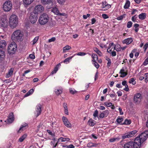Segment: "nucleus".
<instances>
[{
  "label": "nucleus",
  "instance_id": "7ed1b4c3",
  "mask_svg": "<svg viewBox=\"0 0 148 148\" xmlns=\"http://www.w3.org/2000/svg\"><path fill=\"white\" fill-rule=\"evenodd\" d=\"M49 20V17L47 14L43 13L41 14L39 17L38 22L41 25L46 24Z\"/></svg>",
  "mask_w": 148,
  "mask_h": 148
},
{
  "label": "nucleus",
  "instance_id": "052dcab7",
  "mask_svg": "<svg viewBox=\"0 0 148 148\" xmlns=\"http://www.w3.org/2000/svg\"><path fill=\"white\" fill-rule=\"evenodd\" d=\"M104 104L108 107H110L112 106V103L111 102L108 103L107 102H105Z\"/></svg>",
  "mask_w": 148,
  "mask_h": 148
},
{
  "label": "nucleus",
  "instance_id": "f3484780",
  "mask_svg": "<svg viewBox=\"0 0 148 148\" xmlns=\"http://www.w3.org/2000/svg\"><path fill=\"white\" fill-rule=\"evenodd\" d=\"M133 41V39L132 38H130L124 40L123 41V44H125L128 45L131 44Z\"/></svg>",
  "mask_w": 148,
  "mask_h": 148
},
{
  "label": "nucleus",
  "instance_id": "f03ea898",
  "mask_svg": "<svg viewBox=\"0 0 148 148\" xmlns=\"http://www.w3.org/2000/svg\"><path fill=\"white\" fill-rule=\"evenodd\" d=\"M10 27L12 28H15L18 25V20L17 16L15 14H12L9 18Z\"/></svg>",
  "mask_w": 148,
  "mask_h": 148
},
{
  "label": "nucleus",
  "instance_id": "864d4df0",
  "mask_svg": "<svg viewBox=\"0 0 148 148\" xmlns=\"http://www.w3.org/2000/svg\"><path fill=\"white\" fill-rule=\"evenodd\" d=\"M105 116V117H107L109 113V112L108 110H106L102 112Z\"/></svg>",
  "mask_w": 148,
  "mask_h": 148
},
{
  "label": "nucleus",
  "instance_id": "5701e85b",
  "mask_svg": "<svg viewBox=\"0 0 148 148\" xmlns=\"http://www.w3.org/2000/svg\"><path fill=\"white\" fill-rule=\"evenodd\" d=\"M61 64L60 63L58 64L54 68L53 70L51 72V74L52 75L56 73L58 71L59 68Z\"/></svg>",
  "mask_w": 148,
  "mask_h": 148
},
{
  "label": "nucleus",
  "instance_id": "c03bdc74",
  "mask_svg": "<svg viewBox=\"0 0 148 148\" xmlns=\"http://www.w3.org/2000/svg\"><path fill=\"white\" fill-rule=\"evenodd\" d=\"M97 145L94 144L92 143H90L87 144V146L88 147H96Z\"/></svg>",
  "mask_w": 148,
  "mask_h": 148
},
{
  "label": "nucleus",
  "instance_id": "c9c22d12",
  "mask_svg": "<svg viewBox=\"0 0 148 148\" xmlns=\"http://www.w3.org/2000/svg\"><path fill=\"white\" fill-rule=\"evenodd\" d=\"M55 92L56 95H59L62 93V88L55 89Z\"/></svg>",
  "mask_w": 148,
  "mask_h": 148
},
{
  "label": "nucleus",
  "instance_id": "423d86ee",
  "mask_svg": "<svg viewBox=\"0 0 148 148\" xmlns=\"http://www.w3.org/2000/svg\"><path fill=\"white\" fill-rule=\"evenodd\" d=\"M148 135V131H146L142 133L140 136L137 137L140 141L143 143L147 139Z\"/></svg>",
  "mask_w": 148,
  "mask_h": 148
},
{
  "label": "nucleus",
  "instance_id": "49530a36",
  "mask_svg": "<svg viewBox=\"0 0 148 148\" xmlns=\"http://www.w3.org/2000/svg\"><path fill=\"white\" fill-rule=\"evenodd\" d=\"M98 112L97 110H95L93 114V116H94V118L95 119H96V117L98 116Z\"/></svg>",
  "mask_w": 148,
  "mask_h": 148
},
{
  "label": "nucleus",
  "instance_id": "20e7f679",
  "mask_svg": "<svg viewBox=\"0 0 148 148\" xmlns=\"http://www.w3.org/2000/svg\"><path fill=\"white\" fill-rule=\"evenodd\" d=\"M12 6V2L10 0H6L3 4V9L5 12H9L11 10Z\"/></svg>",
  "mask_w": 148,
  "mask_h": 148
},
{
  "label": "nucleus",
  "instance_id": "e2e57ef3",
  "mask_svg": "<svg viewBox=\"0 0 148 148\" xmlns=\"http://www.w3.org/2000/svg\"><path fill=\"white\" fill-rule=\"evenodd\" d=\"M125 17L124 15H122L120 16H119L117 18V19L118 20H121L123 19Z\"/></svg>",
  "mask_w": 148,
  "mask_h": 148
},
{
  "label": "nucleus",
  "instance_id": "ea45409f",
  "mask_svg": "<svg viewBox=\"0 0 148 148\" xmlns=\"http://www.w3.org/2000/svg\"><path fill=\"white\" fill-rule=\"evenodd\" d=\"M74 55L71 57H69L66 59L64 61V62L66 64H68L70 60L74 57Z\"/></svg>",
  "mask_w": 148,
  "mask_h": 148
},
{
  "label": "nucleus",
  "instance_id": "3c124183",
  "mask_svg": "<svg viewBox=\"0 0 148 148\" xmlns=\"http://www.w3.org/2000/svg\"><path fill=\"white\" fill-rule=\"evenodd\" d=\"M38 38L39 37L38 36L34 38L33 41V45H34L37 42L38 40Z\"/></svg>",
  "mask_w": 148,
  "mask_h": 148
},
{
  "label": "nucleus",
  "instance_id": "2eb2a0df",
  "mask_svg": "<svg viewBox=\"0 0 148 148\" xmlns=\"http://www.w3.org/2000/svg\"><path fill=\"white\" fill-rule=\"evenodd\" d=\"M14 120V114L13 113H10L7 119L8 123H12Z\"/></svg>",
  "mask_w": 148,
  "mask_h": 148
},
{
  "label": "nucleus",
  "instance_id": "e433bc0d",
  "mask_svg": "<svg viewBox=\"0 0 148 148\" xmlns=\"http://www.w3.org/2000/svg\"><path fill=\"white\" fill-rule=\"evenodd\" d=\"M27 136V135L26 134H23L22 136L19 138L18 140V142H21L23 141L26 138Z\"/></svg>",
  "mask_w": 148,
  "mask_h": 148
},
{
  "label": "nucleus",
  "instance_id": "9d476101",
  "mask_svg": "<svg viewBox=\"0 0 148 148\" xmlns=\"http://www.w3.org/2000/svg\"><path fill=\"white\" fill-rule=\"evenodd\" d=\"M138 138H136L134 140V142H133V148H140V147L142 143L139 140Z\"/></svg>",
  "mask_w": 148,
  "mask_h": 148
},
{
  "label": "nucleus",
  "instance_id": "58836bf2",
  "mask_svg": "<svg viewBox=\"0 0 148 148\" xmlns=\"http://www.w3.org/2000/svg\"><path fill=\"white\" fill-rule=\"evenodd\" d=\"M92 57L93 59L92 61H95L98 60V57L97 55L95 53H92L91 56Z\"/></svg>",
  "mask_w": 148,
  "mask_h": 148
},
{
  "label": "nucleus",
  "instance_id": "4d7b16f0",
  "mask_svg": "<svg viewBox=\"0 0 148 148\" xmlns=\"http://www.w3.org/2000/svg\"><path fill=\"white\" fill-rule=\"evenodd\" d=\"M144 78L145 82H147L148 81V73H145L144 74Z\"/></svg>",
  "mask_w": 148,
  "mask_h": 148
},
{
  "label": "nucleus",
  "instance_id": "f257e3e1",
  "mask_svg": "<svg viewBox=\"0 0 148 148\" xmlns=\"http://www.w3.org/2000/svg\"><path fill=\"white\" fill-rule=\"evenodd\" d=\"M24 39V35L20 30H17L14 31L11 36V39L16 42H20L22 41Z\"/></svg>",
  "mask_w": 148,
  "mask_h": 148
},
{
  "label": "nucleus",
  "instance_id": "603ef678",
  "mask_svg": "<svg viewBox=\"0 0 148 148\" xmlns=\"http://www.w3.org/2000/svg\"><path fill=\"white\" fill-rule=\"evenodd\" d=\"M136 51V50L135 49L133 50L131 53L130 54V58H132L134 56V53Z\"/></svg>",
  "mask_w": 148,
  "mask_h": 148
},
{
  "label": "nucleus",
  "instance_id": "6e6d98bb",
  "mask_svg": "<svg viewBox=\"0 0 148 148\" xmlns=\"http://www.w3.org/2000/svg\"><path fill=\"white\" fill-rule=\"evenodd\" d=\"M93 62H92V64L94 65L95 67L97 68L98 69L99 67V64L97 63L96 61H92Z\"/></svg>",
  "mask_w": 148,
  "mask_h": 148
},
{
  "label": "nucleus",
  "instance_id": "c756f323",
  "mask_svg": "<svg viewBox=\"0 0 148 148\" xmlns=\"http://www.w3.org/2000/svg\"><path fill=\"white\" fill-rule=\"evenodd\" d=\"M95 121L92 119L89 120L88 122V124L90 126H93L95 123Z\"/></svg>",
  "mask_w": 148,
  "mask_h": 148
},
{
  "label": "nucleus",
  "instance_id": "6ab92c4d",
  "mask_svg": "<svg viewBox=\"0 0 148 148\" xmlns=\"http://www.w3.org/2000/svg\"><path fill=\"white\" fill-rule=\"evenodd\" d=\"M133 142L130 141L126 143L124 145V148H133Z\"/></svg>",
  "mask_w": 148,
  "mask_h": 148
},
{
  "label": "nucleus",
  "instance_id": "b1692460",
  "mask_svg": "<svg viewBox=\"0 0 148 148\" xmlns=\"http://www.w3.org/2000/svg\"><path fill=\"white\" fill-rule=\"evenodd\" d=\"M137 132V131L136 130L132 131L130 132H127L129 138H130L134 136L136 133Z\"/></svg>",
  "mask_w": 148,
  "mask_h": 148
},
{
  "label": "nucleus",
  "instance_id": "69168bd1",
  "mask_svg": "<svg viewBox=\"0 0 148 148\" xmlns=\"http://www.w3.org/2000/svg\"><path fill=\"white\" fill-rule=\"evenodd\" d=\"M47 132L50 135H51L53 136H54V133L53 132H52L50 131V130H47Z\"/></svg>",
  "mask_w": 148,
  "mask_h": 148
},
{
  "label": "nucleus",
  "instance_id": "8fccbe9b",
  "mask_svg": "<svg viewBox=\"0 0 148 148\" xmlns=\"http://www.w3.org/2000/svg\"><path fill=\"white\" fill-rule=\"evenodd\" d=\"M131 123V121L130 120L125 119L123 124H130Z\"/></svg>",
  "mask_w": 148,
  "mask_h": 148
},
{
  "label": "nucleus",
  "instance_id": "4be33fe9",
  "mask_svg": "<svg viewBox=\"0 0 148 148\" xmlns=\"http://www.w3.org/2000/svg\"><path fill=\"white\" fill-rule=\"evenodd\" d=\"M23 4L25 5H28L30 4L34 0H23Z\"/></svg>",
  "mask_w": 148,
  "mask_h": 148
},
{
  "label": "nucleus",
  "instance_id": "72a5a7b5",
  "mask_svg": "<svg viewBox=\"0 0 148 148\" xmlns=\"http://www.w3.org/2000/svg\"><path fill=\"white\" fill-rule=\"evenodd\" d=\"M34 92V90L31 89L24 95V97H27L32 95Z\"/></svg>",
  "mask_w": 148,
  "mask_h": 148
},
{
  "label": "nucleus",
  "instance_id": "2f4dec72",
  "mask_svg": "<svg viewBox=\"0 0 148 148\" xmlns=\"http://www.w3.org/2000/svg\"><path fill=\"white\" fill-rule=\"evenodd\" d=\"M71 49V47L69 45H66L65 47H63V52L64 53H66L67 51Z\"/></svg>",
  "mask_w": 148,
  "mask_h": 148
},
{
  "label": "nucleus",
  "instance_id": "4c0bfd02",
  "mask_svg": "<svg viewBox=\"0 0 148 148\" xmlns=\"http://www.w3.org/2000/svg\"><path fill=\"white\" fill-rule=\"evenodd\" d=\"M4 52L3 51H0V60H2L5 57Z\"/></svg>",
  "mask_w": 148,
  "mask_h": 148
},
{
  "label": "nucleus",
  "instance_id": "774afa93",
  "mask_svg": "<svg viewBox=\"0 0 148 148\" xmlns=\"http://www.w3.org/2000/svg\"><path fill=\"white\" fill-rule=\"evenodd\" d=\"M138 10H136V9H133L132 10V14L134 15L136 14V12H138Z\"/></svg>",
  "mask_w": 148,
  "mask_h": 148
},
{
  "label": "nucleus",
  "instance_id": "6e6552de",
  "mask_svg": "<svg viewBox=\"0 0 148 148\" xmlns=\"http://www.w3.org/2000/svg\"><path fill=\"white\" fill-rule=\"evenodd\" d=\"M34 11L37 14H39L43 12L44 10V8L41 5H38L34 8Z\"/></svg>",
  "mask_w": 148,
  "mask_h": 148
},
{
  "label": "nucleus",
  "instance_id": "bf43d9fd",
  "mask_svg": "<svg viewBox=\"0 0 148 148\" xmlns=\"http://www.w3.org/2000/svg\"><path fill=\"white\" fill-rule=\"evenodd\" d=\"M27 125V123H26V124H25L24 125H22L21 126L20 128H19V130H18V132H20V131L21 130H22L23 128V127H26V126Z\"/></svg>",
  "mask_w": 148,
  "mask_h": 148
},
{
  "label": "nucleus",
  "instance_id": "a19ab883",
  "mask_svg": "<svg viewBox=\"0 0 148 148\" xmlns=\"http://www.w3.org/2000/svg\"><path fill=\"white\" fill-rule=\"evenodd\" d=\"M120 139V138L119 137H118L116 138H111L109 140V141L110 142H113L115 141H118Z\"/></svg>",
  "mask_w": 148,
  "mask_h": 148
},
{
  "label": "nucleus",
  "instance_id": "09e8293b",
  "mask_svg": "<svg viewBox=\"0 0 148 148\" xmlns=\"http://www.w3.org/2000/svg\"><path fill=\"white\" fill-rule=\"evenodd\" d=\"M129 83L132 84L133 85H134L136 84V82L135 81L134 79L132 78L130 79L129 81Z\"/></svg>",
  "mask_w": 148,
  "mask_h": 148
},
{
  "label": "nucleus",
  "instance_id": "bb28decb",
  "mask_svg": "<svg viewBox=\"0 0 148 148\" xmlns=\"http://www.w3.org/2000/svg\"><path fill=\"white\" fill-rule=\"evenodd\" d=\"M146 17V14L145 13H142L138 16L139 18L141 20H144Z\"/></svg>",
  "mask_w": 148,
  "mask_h": 148
},
{
  "label": "nucleus",
  "instance_id": "473e14b6",
  "mask_svg": "<svg viewBox=\"0 0 148 148\" xmlns=\"http://www.w3.org/2000/svg\"><path fill=\"white\" fill-rule=\"evenodd\" d=\"M130 2L129 1L126 0L125 4L124 6V8L125 9H127L130 6Z\"/></svg>",
  "mask_w": 148,
  "mask_h": 148
},
{
  "label": "nucleus",
  "instance_id": "393cba45",
  "mask_svg": "<svg viewBox=\"0 0 148 148\" xmlns=\"http://www.w3.org/2000/svg\"><path fill=\"white\" fill-rule=\"evenodd\" d=\"M114 44L113 43H112L109 44L108 48L107 50V51L108 53H110V52H111V51H112V48L114 46Z\"/></svg>",
  "mask_w": 148,
  "mask_h": 148
},
{
  "label": "nucleus",
  "instance_id": "4468645a",
  "mask_svg": "<svg viewBox=\"0 0 148 148\" xmlns=\"http://www.w3.org/2000/svg\"><path fill=\"white\" fill-rule=\"evenodd\" d=\"M111 5L107 3L105 1L103 2L101 8L103 9V10H106L111 8Z\"/></svg>",
  "mask_w": 148,
  "mask_h": 148
},
{
  "label": "nucleus",
  "instance_id": "7c9ffc66",
  "mask_svg": "<svg viewBox=\"0 0 148 148\" xmlns=\"http://www.w3.org/2000/svg\"><path fill=\"white\" fill-rule=\"evenodd\" d=\"M94 51L96 52L99 56H102V53L101 51H100L96 47H94L93 49Z\"/></svg>",
  "mask_w": 148,
  "mask_h": 148
},
{
  "label": "nucleus",
  "instance_id": "f704fd0d",
  "mask_svg": "<svg viewBox=\"0 0 148 148\" xmlns=\"http://www.w3.org/2000/svg\"><path fill=\"white\" fill-rule=\"evenodd\" d=\"M52 11L57 15H58L59 13L58 9L56 7H54L53 8Z\"/></svg>",
  "mask_w": 148,
  "mask_h": 148
},
{
  "label": "nucleus",
  "instance_id": "79ce46f5",
  "mask_svg": "<svg viewBox=\"0 0 148 148\" xmlns=\"http://www.w3.org/2000/svg\"><path fill=\"white\" fill-rule=\"evenodd\" d=\"M123 120V119L122 117H118L116 120V121L119 124H120Z\"/></svg>",
  "mask_w": 148,
  "mask_h": 148
},
{
  "label": "nucleus",
  "instance_id": "a211bd4d",
  "mask_svg": "<svg viewBox=\"0 0 148 148\" xmlns=\"http://www.w3.org/2000/svg\"><path fill=\"white\" fill-rule=\"evenodd\" d=\"M14 69L13 68H11L8 70V73L6 74L5 77L6 78H9L13 74Z\"/></svg>",
  "mask_w": 148,
  "mask_h": 148
},
{
  "label": "nucleus",
  "instance_id": "cd10ccee",
  "mask_svg": "<svg viewBox=\"0 0 148 148\" xmlns=\"http://www.w3.org/2000/svg\"><path fill=\"white\" fill-rule=\"evenodd\" d=\"M120 73L121 74V77H124L127 75V73L123 69H122L121 70Z\"/></svg>",
  "mask_w": 148,
  "mask_h": 148
},
{
  "label": "nucleus",
  "instance_id": "a878e982",
  "mask_svg": "<svg viewBox=\"0 0 148 148\" xmlns=\"http://www.w3.org/2000/svg\"><path fill=\"white\" fill-rule=\"evenodd\" d=\"M121 47L120 45L117 44V45H115L114 49L115 50L117 51H119L121 50Z\"/></svg>",
  "mask_w": 148,
  "mask_h": 148
},
{
  "label": "nucleus",
  "instance_id": "9b49d317",
  "mask_svg": "<svg viewBox=\"0 0 148 148\" xmlns=\"http://www.w3.org/2000/svg\"><path fill=\"white\" fill-rule=\"evenodd\" d=\"M8 22L7 19L3 18L0 20V24L1 26L3 28H6L8 26Z\"/></svg>",
  "mask_w": 148,
  "mask_h": 148
},
{
  "label": "nucleus",
  "instance_id": "680f3d73",
  "mask_svg": "<svg viewBox=\"0 0 148 148\" xmlns=\"http://www.w3.org/2000/svg\"><path fill=\"white\" fill-rule=\"evenodd\" d=\"M56 40V38L55 37H53L49 39L48 40V42H50L54 41Z\"/></svg>",
  "mask_w": 148,
  "mask_h": 148
},
{
  "label": "nucleus",
  "instance_id": "39448f33",
  "mask_svg": "<svg viewBox=\"0 0 148 148\" xmlns=\"http://www.w3.org/2000/svg\"><path fill=\"white\" fill-rule=\"evenodd\" d=\"M17 49V45L14 42L11 43L9 45L8 51V53L13 54L15 53Z\"/></svg>",
  "mask_w": 148,
  "mask_h": 148
},
{
  "label": "nucleus",
  "instance_id": "c85d7f7f",
  "mask_svg": "<svg viewBox=\"0 0 148 148\" xmlns=\"http://www.w3.org/2000/svg\"><path fill=\"white\" fill-rule=\"evenodd\" d=\"M53 0H41V3L43 4H50L52 2Z\"/></svg>",
  "mask_w": 148,
  "mask_h": 148
},
{
  "label": "nucleus",
  "instance_id": "dca6fc26",
  "mask_svg": "<svg viewBox=\"0 0 148 148\" xmlns=\"http://www.w3.org/2000/svg\"><path fill=\"white\" fill-rule=\"evenodd\" d=\"M51 142V145L52 147V148H55L58 145V143L59 142L58 141H56V138L54 137L53 138Z\"/></svg>",
  "mask_w": 148,
  "mask_h": 148
},
{
  "label": "nucleus",
  "instance_id": "ddd939ff",
  "mask_svg": "<svg viewBox=\"0 0 148 148\" xmlns=\"http://www.w3.org/2000/svg\"><path fill=\"white\" fill-rule=\"evenodd\" d=\"M41 106L40 104H38L36 106V108L35 115L38 116L41 113Z\"/></svg>",
  "mask_w": 148,
  "mask_h": 148
},
{
  "label": "nucleus",
  "instance_id": "0eeeda50",
  "mask_svg": "<svg viewBox=\"0 0 148 148\" xmlns=\"http://www.w3.org/2000/svg\"><path fill=\"white\" fill-rule=\"evenodd\" d=\"M143 97L141 94L138 93L135 94L134 97V101L135 103H139L142 101Z\"/></svg>",
  "mask_w": 148,
  "mask_h": 148
},
{
  "label": "nucleus",
  "instance_id": "aec40b11",
  "mask_svg": "<svg viewBox=\"0 0 148 148\" xmlns=\"http://www.w3.org/2000/svg\"><path fill=\"white\" fill-rule=\"evenodd\" d=\"M6 45V43L4 40H1L0 42V50L4 49Z\"/></svg>",
  "mask_w": 148,
  "mask_h": 148
},
{
  "label": "nucleus",
  "instance_id": "a18cd8bd",
  "mask_svg": "<svg viewBox=\"0 0 148 148\" xmlns=\"http://www.w3.org/2000/svg\"><path fill=\"white\" fill-rule=\"evenodd\" d=\"M106 60L108 61V62L107 63V67L108 68H109L111 64V61L110 59L108 58H107L106 59Z\"/></svg>",
  "mask_w": 148,
  "mask_h": 148
},
{
  "label": "nucleus",
  "instance_id": "37998d69",
  "mask_svg": "<svg viewBox=\"0 0 148 148\" xmlns=\"http://www.w3.org/2000/svg\"><path fill=\"white\" fill-rule=\"evenodd\" d=\"M57 2L61 5H63L66 1V0H57Z\"/></svg>",
  "mask_w": 148,
  "mask_h": 148
},
{
  "label": "nucleus",
  "instance_id": "5fc2aeb1",
  "mask_svg": "<svg viewBox=\"0 0 148 148\" xmlns=\"http://www.w3.org/2000/svg\"><path fill=\"white\" fill-rule=\"evenodd\" d=\"M69 91L70 93L73 94L76 93L77 91L74 89L71 88H69Z\"/></svg>",
  "mask_w": 148,
  "mask_h": 148
},
{
  "label": "nucleus",
  "instance_id": "1a4fd4ad",
  "mask_svg": "<svg viewBox=\"0 0 148 148\" xmlns=\"http://www.w3.org/2000/svg\"><path fill=\"white\" fill-rule=\"evenodd\" d=\"M38 17L36 14L34 12H32L29 17V20L31 23L34 24L37 21Z\"/></svg>",
  "mask_w": 148,
  "mask_h": 148
},
{
  "label": "nucleus",
  "instance_id": "f8f14e48",
  "mask_svg": "<svg viewBox=\"0 0 148 148\" xmlns=\"http://www.w3.org/2000/svg\"><path fill=\"white\" fill-rule=\"evenodd\" d=\"M62 120L64 125L68 128L71 127V124L68 121L67 119L65 117L63 116L62 117Z\"/></svg>",
  "mask_w": 148,
  "mask_h": 148
},
{
  "label": "nucleus",
  "instance_id": "0e129e2a",
  "mask_svg": "<svg viewBox=\"0 0 148 148\" xmlns=\"http://www.w3.org/2000/svg\"><path fill=\"white\" fill-rule=\"evenodd\" d=\"M148 64V56L147 58L144 61L143 64L145 66Z\"/></svg>",
  "mask_w": 148,
  "mask_h": 148
},
{
  "label": "nucleus",
  "instance_id": "412c9836",
  "mask_svg": "<svg viewBox=\"0 0 148 148\" xmlns=\"http://www.w3.org/2000/svg\"><path fill=\"white\" fill-rule=\"evenodd\" d=\"M70 140V139L69 138L60 137L58 139V142H64L68 141Z\"/></svg>",
  "mask_w": 148,
  "mask_h": 148
},
{
  "label": "nucleus",
  "instance_id": "13d9d810",
  "mask_svg": "<svg viewBox=\"0 0 148 148\" xmlns=\"http://www.w3.org/2000/svg\"><path fill=\"white\" fill-rule=\"evenodd\" d=\"M132 23L131 21H129L127 23V27L128 28H130L132 25Z\"/></svg>",
  "mask_w": 148,
  "mask_h": 148
},
{
  "label": "nucleus",
  "instance_id": "de8ad7c7",
  "mask_svg": "<svg viewBox=\"0 0 148 148\" xmlns=\"http://www.w3.org/2000/svg\"><path fill=\"white\" fill-rule=\"evenodd\" d=\"M128 134L127 132L126 133L124 134L122 136V138L123 139H125L127 138H130L128 136Z\"/></svg>",
  "mask_w": 148,
  "mask_h": 148
},
{
  "label": "nucleus",
  "instance_id": "338daca9",
  "mask_svg": "<svg viewBox=\"0 0 148 148\" xmlns=\"http://www.w3.org/2000/svg\"><path fill=\"white\" fill-rule=\"evenodd\" d=\"M148 47V43H146L143 47V49L144 51H145Z\"/></svg>",
  "mask_w": 148,
  "mask_h": 148
}]
</instances>
